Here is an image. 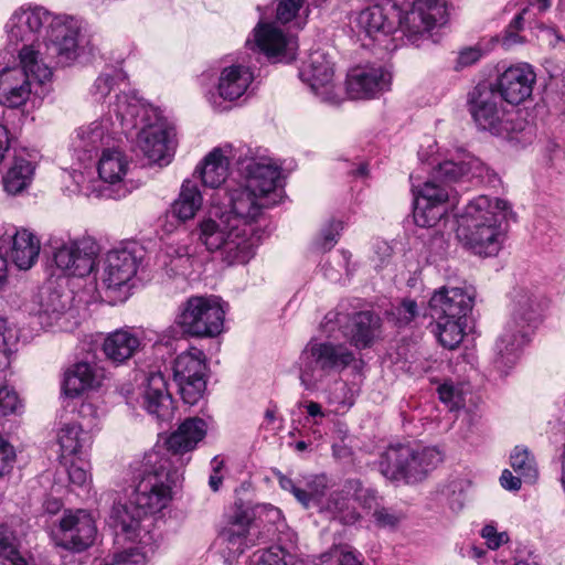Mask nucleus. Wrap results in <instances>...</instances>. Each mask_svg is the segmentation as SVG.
<instances>
[{
    "instance_id": "nucleus-1",
    "label": "nucleus",
    "mask_w": 565,
    "mask_h": 565,
    "mask_svg": "<svg viewBox=\"0 0 565 565\" xmlns=\"http://www.w3.org/2000/svg\"><path fill=\"white\" fill-rule=\"evenodd\" d=\"M109 114L119 121L121 131L138 129L136 146L150 163L167 166L174 154V130L161 113L135 94H118Z\"/></svg>"
},
{
    "instance_id": "nucleus-2",
    "label": "nucleus",
    "mask_w": 565,
    "mask_h": 565,
    "mask_svg": "<svg viewBox=\"0 0 565 565\" xmlns=\"http://www.w3.org/2000/svg\"><path fill=\"white\" fill-rule=\"evenodd\" d=\"M509 214L511 206L507 201L479 195L467 204L457 236L475 254L495 256L504 241L505 231L502 224Z\"/></svg>"
},
{
    "instance_id": "nucleus-3",
    "label": "nucleus",
    "mask_w": 565,
    "mask_h": 565,
    "mask_svg": "<svg viewBox=\"0 0 565 565\" xmlns=\"http://www.w3.org/2000/svg\"><path fill=\"white\" fill-rule=\"evenodd\" d=\"M446 2L444 0H416L409 11H402L391 1L362 10L356 17V25L367 36L376 39L388 35L398 23L412 34L430 31L446 22Z\"/></svg>"
},
{
    "instance_id": "nucleus-4",
    "label": "nucleus",
    "mask_w": 565,
    "mask_h": 565,
    "mask_svg": "<svg viewBox=\"0 0 565 565\" xmlns=\"http://www.w3.org/2000/svg\"><path fill=\"white\" fill-rule=\"evenodd\" d=\"M199 241L210 252L221 250L228 265L246 264L255 255L258 237L241 227L226 209L213 205L209 214L199 222Z\"/></svg>"
},
{
    "instance_id": "nucleus-5",
    "label": "nucleus",
    "mask_w": 565,
    "mask_h": 565,
    "mask_svg": "<svg viewBox=\"0 0 565 565\" xmlns=\"http://www.w3.org/2000/svg\"><path fill=\"white\" fill-rule=\"evenodd\" d=\"M180 477L164 450L151 449L143 457L138 481L130 495L131 504L138 505L146 514L163 510L172 500V488Z\"/></svg>"
},
{
    "instance_id": "nucleus-6",
    "label": "nucleus",
    "mask_w": 565,
    "mask_h": 565,
    "mask_svg": "<svg viewBox=\"0 0 565 565\" xmlns=\"http://www.w3.org/2000/svg\"><path fill=\"white\" fill-rule=\"evenodd\" d=\"M468 107L478 128L493 136L514 139L525 128L520 110L504 102L492 86L477 85L469 93Z\"/></svg>"
},
{
    "instance_id": "nucleus-7",
    "label": "nucleus",
    "mask_w": 565,
    "mask_h": 565,
    "mask_svg": "<svg viewBox=\"0 0 565 565\" xmlns=\"http://www.w3.org/2000/svg\"><path fill=\"white\" fill-rule=\"evenodd\" d=\"M541 303L529 290L519 288L512 294L511 317L495 342V366L512 367L521 348L526 343L529 329L540 316Z\"/></svg>"
},
{
    "instance_id": "nucleus-8",
    "label": "nucleus",
    "mask_w": 565,
    "mask_h": 565,
    "mask_svg": "<svg viewBox=\"0 0 565 565\" xmlns=\"http://www.w3.org/2000/svg\"><path fill=\"white\" fill-rule=\"evenodd\" d=\"M354 361V353L344 344L311 341L298 359L300 383L306 390L315 391L327 375L343 371Z\"/></svg>"
},
{
    "instance_id": "nucleus-9",
    "label": "nucleus",
    "mask_w": 565,
    "mask_h": 565,
    "mask_svg": "<svg viewBox=\"0 0 565 565\" xmlns=\"http://www.w3.org/2000/svg\"><path fill=\"white\" fill-rule=\"evenodd\" d=\"M225 311L217 297L192 296L184 301L175 317L183 333L196 338H212L223 330Z\"/></svg>"
},
{
    "instance_id": "nucleus-10",
    "label": "nucleus",
    "mask_w": 565,
    "mask_h": 565,
    "mask_svg": "<svg viewBox=\"0 0 565 565\" xmlns=\"http://www.w3.org/2000/svg\"><path fill=\"white\" fill-rule=\"evenodd\" d=\"M49 246L54 265L67 276L84 277L92 273L99 246L92 237H51Z\"/></svg>"
},
{
    "instance_id": "nucleus-11",
    "label": "nucleus",
    "mask_w": 565,
    "mask_h": 565,
    "mask_svg": "<svg viewBox=\"0 0 565 565\" xmlns=\"http://www.w3.org/2000/svg\"><path fill=\"white\" fill-rule=\"evenodd\" d=\"M173 379L185 404L195 405L206 390V363L202 351L192 349L177 356Z\"/></svg>"
},
{
    "instance_id": "nucleus-12",
    "label": "nucleus",
    "mask_w": 565,
    "mask_h": 565,
    "mask_svg": "<svg viewBox=\"0 0 565 565\" xmlns=\"http://www.w3.org/2000/svg\"><path fill=\"white\" fill-rule=\"evenodd\" d=\"M138 267L139 258L131 249L109 250L96 269V290H119L136 276Z\"/></svg>"
},
{
    "instance_id": "nucleus-13",
    "label": "nucleus",
    "mask_w": 565,
    "mask_h": 565,
    "mask_svg": "<svg viewBox=\"0 0 565 565\" xmlns=\"http://www.w3.org/2000/svg\"><path fill=\"white\" fill-rule=\"evenodd\" d=\"M274 205L273 201L260 198V193L248 186L244 182L227 185L226 202L220 207L226 209V213L238 223L241 227H246L248 234H255L252 222H254L264 209Z\"/></svg>"
},
{
    "instance_id": "nucleus-14",
    "label": "nucleus",
    "mask_w": 565,
    "mask_h": 565,
    "mask_svg": "<svg viewBox=\"0 0 565 565\" xmlns=\"http://www.w3.org/2000/svg\"><path fill=\"white\" fill-rule=\"evenodd\" d=\"M299 76L322 102L338 104L341 100V88L334 81L333 63L326 53H310L300 67Z\"/></svg>"
},
{
    "instance_id": "nucleus-15",
    "label": "nucleus",
    "mask_w": 565,
    "mask_h": 565,
    "mask_svg": "<svg viewBox=\"0 0 565 565\" xmlns=\"http://www.w3.org/2000/svg\"><path fill=\"white\" fill-rule=\"evenodd\" d=\"M415 194L414 221L420 227H433L446 214L445 203L450 195V188L440 179L433 178L422 186H413Z\"/></svg>"
},
{
    "instance_id": "nucleus-16",
    "label": "nucleus",
    "mask_w": 565,
    "mask_h": 565,
    "mask_svg": "<svg viewBox=\"0 0 565 565\" xmlns=\"http://www.w3.org/2000/svg\"><path fill=\"white\" fill-rule=\"evenodd\" d=\"M96 525L85 510L66 511L55 532L56 544L65 550L83 552L95 541Z\"/></svg>"
},
{
    "instance_id": "nucleus-17",
    "label": "nucleus",
    "mask_w": 565,
    "mask_h": 565,
    "mask_svg": "<svg viewBox=\"0 0 565 565\" xmlns=\"http://www.w3.org/2000/svg\"><path fill=\"white\" fill-rule=\"evenodd\" d=\"M46 31V41L56 54L57 64L68 65L78 55V38L82 22L70 15L51 17Z\"/></svg>"
},
{
    "instance_id": "nucleus-18",
    "label": "nucleus",
    "mask_w": 565,
    "mask_h": 565,
    "mask_svg": "<svg viewBox=\"0 0 565 565\" xmlns=\"http://www.w3.org/2000/svg\"><path fill=\"white\" fill-rule=\"evenodd\" d=\"M50 20V12L41 7L17 9L6 24L9 44L19 46L42 42V32L46 29Z\"/></svg>"
},
{
    "instance_id": "nucleus-19",
    "label": "nucleus",
    "mask_w": 565,
    "mask_h": 565,
    "mask_svg": "<svg viewBox=\"0 0 565 565\" xmlns=\"http://www.w3.org/2000/svg\"><path fill=\"white\" fill-rule=\"evenodd\" d=\"M391 73L377 65H358L347 76V92L352 99L373 98L390 89Z\"/></svg>"
},
{
    "instance_id": "nucleus-20",
    "label": "nucleus",
    "mask_w": 565,
    "mask_h": 565,
    "mask_svg": "<svg viewBox=\"0 0 565 565\" xmlns=\"http://www.w3.org/2000/svg\"><path fill=\"white\" fill-rule=\"evenodd\" d=\"M433 173L449 188L450 184L462 180L479 179L491 182L494 177L481 160L466 152H458L456 158L439 162Z\"/></svg>"
},
{
    "instance_id": "nucleus-21",
    "label": "nucleus",
    "mask_w": 565,
    "mask_h": 565,
    "mask_svg": "<svg viewBox=\"0 0 565 565\" xmlns=\"http://www.w3.org/2000/svg\"><path fill=\"white\" fill-rule=\"evenodd\" d=\"M253 43L274 62H290L296 56L297 41L287 36L273 22H259L253 31Z\"/></svg>"
},
{
    "instance_id": "nucleus-22",
    "label": "nucleus",
    "mask_w": 565,
    "mask_h": 565,
    "mask_svg": "<svg viewBox=\"0 0 565 565\" xmlns=\"http://www.w3.org/2000/svg\"><path fill=\"white\" fill-rule=\"evenodd\" d=\"M536 75L529 64L508 67L491 86L513 107L525 102L533 92Z\"/></svg>"
},
{
    "instance_id": "nucleus-23",
    "label": "nucleus",
    "mask_w": 565,
    "mask_h": 565,
    "mask_svg": "<svg viewBox=\"0 0 565 565\" xmlns=\"http://www.w3.org/2000/svg\"><path fill=\"white\" fill-rule=\"evenodd\" d=\"M246 177L243 181L248 186L277 204L280 201L281 170L269 158H259L250 161L246 168Z\"/></svg>"
},
{
    "instance_id": "nucleus-24",
    "label": "nucleus",
    "mask_w": 565,
    "mask_h": 565,
    "mask_svg": "<svg viewBox=\"0 0 565 565\" xmlns=\"http://www.w3.org/2000/svg\"><path fill=\"white\" fill-rule=\"evenodd\" d=\"M141 405L148 414L161 422L173 418L174 406L161 372H150L142 384Z\"/></svg>"
},
{
    "instance_id": "nucleus-25",
    "label": "nucleus",
    "mask_w": 565,
    "mask_h": 565,
    "mask_svg": "<svg viewBox=\"0 0 565 565\" xmlns=\"http://www.w3.org/2000/svg\"><path fill=\"white\" fill-rule=\"evenodd\" d=\"M18 50L19 67L34 83L43 85L52 78L51 63L56 54L46 41L20 45Z\"/></svg>"
},
{
    "instance_id": "nucleus-26",
    "label": "nucleus",
    "mask_w": 565,
    "mask_h": 565,
    "mask_svg": "<svg viewBox=\"0 0 565 565\" xmlns=\"http://www.w3.org/2000/svg\"><path fill=\"white\" fill-rule=\"evenodd\" d=\"M105 380V370L98 363L81 361L64 372L62 392L70 398H76L86 392L98 390Z\"/></svg>"
},
{
    "instance_id": "nucleus-27",
    "label": "nucleus",
    "mask_w": 565,
    "mask_h": 565,
    "mask_svg": "<svg viewBox=\"0 0 565 565\" xmlns=\"http://www.w3.org/2000/svg\"><path fill=\"white\" fill-rule=\"evenodd\" d=\"M355 501L371 509L375 492L363 488L359 480H349L341 491L332 493L328 509L337 513L343 523H353L359 519L353 505Z\"/></svg>"
},
{
    "instance_id": "nucleus-28",
    "label": "nucleus",
    "mask_w": 565,
    "mask_h": 565,
    "mask_svg": "<svg viewBox=\"0 0 565 565\" xmlns=\"http://www.w3.org/2000/svg\"><path fill=\"white\" fill-rule=\"evenodd\" d=\"M116 130L109 117H102L87 125L81 126L76 130L73 139L74 150L83 152L90 158L92 153L111 148L115 140Z\"/></svg>"
},
{
    "instance_id": "nucleus-29",
    "label": "nucleus",
    "mask_w": 565,
    "mask_h": 565,
    "mask_svg": "<svg viewBox=\"0 0 565 565\" xmlns=\"http://www.w3.org/2000/svg\"><path fill=\"white\" fill-rule=\"evenodd\" d=\"M249 513L236 508L230 515L227 525L221 531L218 539L225 545L228 554L236 556L242 554L247 547L255 545L256 532L250 526Z\"/></svg>"
},
{
    "instance_id": "nucleus-30",
    "label": "nucleus",
    "mask_w": 565,
    "mask_h": 565,
    "mask_svg": "<svg viewBox=\"0 0 565 565\" xmlns=\"http://www.w3.org/2000/svg\"><path fill=\"white\" fill-rule=\"evenodd\" d=\"M472 306L471 295L459 287H441L429 300L431 317L465 319Z\"/></svg>"
},
{
    "instance_id": "nucleus-31",
    "label": "nucleus",
    "mask_w": 565,
    "mask_h": 565,
    "mask_svg": "<svg viewBox=\"0 0 565 565\" xmlns=\"http://www.w3.org/2000/svg\"><path fill=\"white\" fill-rule=\"evenodd\" d=\"M33 83L19 66L0 65V103L11 108L24 105Z\"/></svg>"
},
{
    "instance_id": "nucleus-32",
    "label": "nucleus",
    "mask_w": 565,
    "mask_h": 565,
    "mask_svg": "<svg viewBox=\"0 0 565 565\" xmlns=\"http://www.w3.org/2000/svg\"><path fill=\"white\" fill-rule=\"evenodd\" d=\"M129 169L130 161L121 150L115 147L103 149L97 162L98 177L104 183L120 185L115 195L116 199L124 198L128 193V190L121 189V186L125 184Z\"/></svg>"
},
{
    "instance_id": "nucleus-33",
    "label": "nucleus",
    "mask_w": 565,
    "mask_h": 565,
    "mask_svg": "<svg viewBox=\"0 0 565 565\" xmlns=\"http://www.w3.org/2000/svg\"><path fill=\"white\" fill-rule=\"evenodd\" d=\"M206 423L198 417H191L180 424L178 429L173 431L167 439V449L159 447L158 449L164 450L171 459L178 455L195 449L198 444L206 435ZM174 462V460H172Z\"/></svg>"
},
{
    "instance_id": "nucleus-34",
    "label": "nucleus",
    "mask_w": 565,
    "mask_h": 565,
    "mask_svg": "<svg viewBox=\"0 0 565 565\" xmlns=\"http://www.w3.org/2000/svg\"><path fill=\"white\" fill-rule=\"evenodd\" d=\"M233 147L225 145L213 149L203 160L195 172L199 173L204 185L210 188L220 186L227 178L230 160L233 157Z\"/></svg>"
},
{
    "instance_id": "nucleus-35",
    "label": "nucleus",
    "mask_w": 565,
    "mask_h": 565,
    "mask_svg": "<svg viewBox=\"0 0 565 565\" xmlns=\"http://www.w3.org/2000/svg\"><path fill=\"white\" fill-rule=\"evenodd\" d=\"M147 514L138 505L131 504V498L126 503H115L110 513V525L116 536L134 541L139 536L140 523Z\"/></svg>"
},
{
    "instance_id": "nucleus-36",
    "label": "nucleus",
    "mask_w": 565,
    "mask_h": 565,
    "mask_svg": "<svg viewBox=\"0 0 565 565\" xmlns=\"http://www.w3.org/2000/svg\"><path fill=\"white\" fill-rule=\"evenodd\" d=\"M40 250V238L29 230H17L11 236L9 255L19 269H30L36 263Z\"/></svg>"
},
{
    "instance_id": "nucleus-37",
    "label": "nucleus",
    "mask_w": 565,
    "mask_h": 565,
    "mask_svg": "<svg viewBox=\"0 0 565 565\" xmlns=\"http://www.w3.org/2000/svg\"><path fill=\"white\" fill-rule=\"evenodd\" d=\"M68 303L70 298L67 296L51 288H43L34 299L36 308H30L29 310L38 316L42 326L51 327L65 313Z\"/></svg>"
},
{
    "instance_id": "nucleus-38",
    "label": "nucleus",
    "mask_w": 565,
    "mask_h": 565,
    "mask_svg": "<svg viewBox=\"0 0 565 565\" xmlns=\"http://www.w3.org/2000/svg\"><path fill=\"white\" fill-rule=\"evenodd\" d=\"M380 328V318L369 311L352 316L343 327V335L356 349H364L372 344Z\"/></svg>"
},
{
    "instance_id": "nucleus-39",
    "label": "nucleus",
    "mask_w": 565,
    "mask_h": 565,
    "mask_svg": "<svg viewBox=\"0 0 565 565\" xmlns=\"http://www.w3.org/2000/svg\"><path fill=\"white\" fill-rule=\"evenodd\" d=\"M57 443L61 448V457L82 459L87 457L92 446V436L75 423L64 424L57 433Z\"/></svg>"
},
{
    "instance_id": "nucleus-40",
    "label": "nucleus",
    "mask_w": 565,
    "mask_h": 565,
    "mask_svg": "<svg viewBox=\"0 0 565 565\" xmlns=\"http://www.w3.org/2000/svg\"><path fill=\"white\" fill-rule=\"evenodd\" d=\"M253 82V73L248 67L232 65L222 70L217 94L224 100L234 102L242 97Z\"/></svg>"
},
{
    "instance_id": "nucleus-41",
    "label": "nucleus",
    "mask_w": 565,
    "mask_h": 565,
    "mask_svg": "<svg viewBox=\"0 0 565 565\" xmlns=\"http://www.w3.org/2000/svg\"><path fill=\"white\" fill-rule=\"evenodd\" d=\"M140 347L139 338L129 329H118L107 334L103 352L110 361L124 363L134 356Z\"/></svg>"
},
{
    "instance_id": "nucleus-42",
    "label": "nucleus",
    "mask_w": 565,
    "mask_h": 565,
    "mask_svg": "<svg viewBox=\"0 0 565 565\" xmlns=\"http://www.w3.org/2000/svg\"><path fill=\"white\" fill-rule=\"evenodd\" d=\"M35 166L26 153H17L6 174L3 188L9 194L15 195L30 186L34 177Z\"/></svg>"
},
{
    "instance_id": "nucleus-43",
    "label": "nucleus",
    "mask_w": 565,
    "mask_h": 565,
    "mask_svg": "<svg viewBox=\"0 0 565 565\" xmlns=\"http://www.w3.org/2000/svg\"><path fill=\"white\" fill-rule=\"evenodd\" d=\"M441 460V454L434 447L412 448V457L406 462V482L423 480Z\"/></svg>"
},
{
    "instance_id": "nucleus-44",
    "label": "nucleus",
    "mask_w": 565,
    "mask_h": 565,
    "mask_svg": "<svg viewBox=\"0 0 565 565\" xmlns=\"http://www.w3.org/2000/svg\"><path fill=\"white\" fill-rule=\"evenodd\" d=\"M0 558L10 565H35V559L22 548L21 541L8 525H0Z\"/></svg>"
},
{
    "instance_id": "nucleus-45",
    "label": "nucleus",
    "mask_w": 565,
    "mask_h": 565,
    "mask_svg": "<svg viewBox=\"0 0 565 565\" xmlns=\"http://www.w3.org/2000/svg\"><path fill=\"white\" fill-rule=\"evenodd\" d=\"M411 457L412 447L409 446L388 447L381 456L379 469L386 479L406 481V462Z\"/></svg>"
},
{
    "instance_id": "nucleus-46",
    "label": "nucleus",
    "mask_w": 565,
    "mask_h": 565,
    "mask_svg": "<svg viewBox=\"0 0 565 565\" xmlns=\"http://www.w3.org/2000/svg\"><path fill=\"white\" fill-rule=\"evenodd\" d=\"M202 195L192 180H184L178 199L171 205V214L185 222L195 216L202 206Z\"/></svg>"
},
{
    "instance_id": "nucleus-47",
    "label": "nucleus",
    "mask_w": 565,
    "mask_h": 565,
    "mask_svg": "<svg viewBox=\"0 0 565 565\" xmlns=\"http://www.w3.org/2000/svg\"><path fill=\"white\" fill-rule=\"evenodd\" d=\"M436 320L433 332L439 343L449 350L457 348L463 339L465 319L433 317Z\"/></svg>"
},
{
    "instance_id": "nucleus-48",
    "label": "nucleus",
    "mask_w": 565,
    "mask_h": 565,
    "mask_svg": "<svg viewBox=\"0 0 565 565\" xmlns=\"http://www.w3.org/2000/svg\"><path fill=\"white\" fill-rule=\"evenodd\" d=\"M512 469L526 483H534L539 478V470L535 458L526 448L516 446L510 456Z\"/></svg>"
},
{
    "instance_id": "nucleus-49",
    "label": "nucleus",
    "mask_w": 565,
    "mask_h": 565,
    "mask_svg": "<svg viewBox=\"0 0 565 565\" xmlns=\"http://www.w3.org/2000/svg\"><path fill=\"white\" fill-rule=\"evenodd\" d=\"M125 81V74L121 71L114 70L111 73H102L93 84L90 94L95 102H104L119 84Z\"/></svg>"
},
{
    "instance_id": "nucleus-50",
    "label": "nucleus",
    "mask_w": 565,
    "mask_h": 565,
    "mask_svg": "<svg viewBox=\"0 0 565 565\" xmlns=\"http://www.w3.org/2000/svg\"><path fill=\"white\" fill-rule=\"evenodd\" d=\"M15 344V334L6 319L0 318V372L10 364V358Z\"/></svg>"
},
{
    "instance_id": "nucleus-51",
    "label": "nucleus",
    "mask_w": 565,
    "mask_h": 565,
    "mask_svg": "<svg viewBox=\"0 0 565 565\" xmlns=\"http://www.w3.org/2000/svg\"><path fill=\"white\" fill-rule=\"evenodd\" d=\"M23 407L22 399L13 388L9 386L0 387V417L19 415Z\"/></svg>"
},
{
    "instance_id": "nucleus-52",
    "label": "nucleus",
    "mask_w": 565,
    "mask_h": 565,
    "mask_svg": "<svg viewBox=\"0 0 565 565\" xmlns=\"http://www.w3.org/2000/svg\"><path fill=\"white\" fill-rule=\"evenodd\" d=\"M147 556L139 547H131L113 554L100 565H146Z\"/></svg>"
},
{
    "instance_id": "nucleus-53",
    "label": "nucleus",
    "mask_w": 565,
    "mask_h": 565,
    "mask_svg": "<svg viewBox=\"0 0 565 565\" xmlns=\"http://www.w3.org/2000/svg\"><path fill=\"white\" fill-rule=\"evenodd\" d=\"M70 460L71 461L67 467L70 481L77 487L88 486L90 483V465L87 457H82V459L72 458Z\"/></svg>"
},
{
    "instance_id": "nucleus-54",
    "label": "nucleus",
    "mask_w": 565,
    "mask_h": 565,
    "mask_svg": "<svg viewBox=\"0 0 565 565\" xmlns=\"http://www.w3.org/2000/svg\"><path fill=\"white\" fill-rule=\"evenodd\" d=\"M327 481L324 476H315L303 490L305 500H300V503L306 508L319 504L321 497L324 494Z\"/></svg>"
},
{
    "instance_id": "nucleus-55",
    "label": "nucleus",
    "mask_w": 565,
    "mask_h": 565,
    "mask_svg": "<svg viewBox=\"0 0 565 565\" xmlns=\"http://www.w3.org/2000/svg\"><path fill=\"white\" fill-rule=\"evenodd\" d=\"M17 461L14 446L0 433V478L9 475Z\"/></svg>"
},
{
    "instance_id": "nucleus-56",
    "label": "nucleus",
    "mask_w": 565,
    "mask_h": 565,
    "mask_svg": "<svg viewBox=\"0 0 565 565\" xmlns=\"http://www.w3.org/2000/svg\"><path fill=\"white\" fill-rule=\"evenodd\" d=\"M307 0H279L276 18L281 23H288L298 17Z\"/></svg>"
},
{
    "instance_id": "nucleus-57",
    "label": "nucleus",
    "mask_w": 565,
    "mask_h": 565,
    "mask_svg": "<svg viewBox=\"0 0 565 565\" xmlns=\"http://www.w3.org/2000/svg\"><path fill=\"white\" fill-rule=\"evenodd\" d=\"M253 565H286L284 561L282 550L279 547H271L269 550H260L253 554Z\"/></svg>"
},
{
    "instance_id": "nucleus-58",
    "label": "nucleus",
    "mask_w": 565,
    "mask_h": 565,
    "mask_svg": "<svg viewBox=\"0 0 565 565\" xmlns=\"http://www.w3.org/2000/svg\"><path fill=\"white\" fill-rule=\"evenodd\" d=\"M343 230V223L341 221H332L321 231V237L319 241L320 247L323 250H330L335 244Z\"/></svg>"
},
{
    "instance_id": "nucleus-59",
    "label": "nucleus",
    "mask_w": 565,
    "mask_h": 565,
    "mask_svg": "<svg viewBox=\"0 0 565 565\" xmlns=\"http://www.w3.org/2000/svg\"><path fill=\"white\" fill-rule=\"evenodd\" d=\"M481 536L490 550H498L510 540L507 532H499L492 524H487L482 527Z\"/></svg>"
},
{
    "instance_id": "nucleus-60",
    "label": "nucleus",
    "mask_w": 565,
    "mask_h": 565,
    "mask_svg": "<svg viewBox=\"0 0 565 565\" xmlns=\"http://www.w3.org/2000/svg\"><path fill=\"white\" fill-rule=\"evenodd\" d=\"M439 398L450 411L459 408L462 404V396L458 388L450 383H444L438 388Z\"/></svg>"
},
{
    "instance_id": "nucleus-61",
    "label": "nucleus",
    "mask_w": 565,
    "mask_h": 565,
    "mask_svg": "<svg viewBox=\"0 0 565 565\" xmlns=\"http://www.w3.org/2000/svg\"><path fill=\"white\" fill-rule=\"evenodd\" d=\"M482 56V52L478 47H465L462 49L456 60L455 70L461 71L476 64Z\"/></svg>"
},
{
    "instance_id": "nucleus-62",
    "label": "nucleus",
    "mask_w": 565,
    "mask_h": 565,
    "mask_svg": "<svg viewBox=\"0 0 565 565\" xmlns=\"http://www.w3.org/2000/svg\"><path fill=\"white\" fill-rule=\"evenodd\" d=\"M373 516L376 524L382 527H394L402 520V514L384 508L375 510Z\"/></svg>"
},
{
    "instance_id": "nucleus-63",
    "label": "nucleus",
    "mask_w": 565,
    "mask_h": 565,
    "mask_svg": "<svg viewBox=\"0 0 565 565\" xmlns=\"http://www.w3.org/2000/svg\"><path fill=\"white\" fill-rule=\"evenodd\" d=\"M527 12V8L523 9L522 12H520L518 15L514 17V19L511 21L509 28H508V35L505 38V44H513L519 42V38L515 34L516 31L521 30L523 26L524 15Z\"/></svg>"
},
{
    "instance_id": "nucleus-64",
    "label": "nucleus",
    "mask_w": 565,
    "mask_h": 565,
    "mask_svg": "<svg viewBox=\"0 0 565 565\" xmlns=\"http://www.w3.org/2000/svg\"><path fill=\"white\" fill-rule=\"evenodd\" d=\"M523 479L520 478V476H513L512 472L508 469L502 471V475L500 477V483L501 486L510 491H516L521 488Z\"/></svg>"
}]
</instances>
